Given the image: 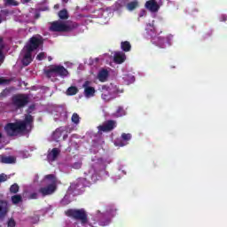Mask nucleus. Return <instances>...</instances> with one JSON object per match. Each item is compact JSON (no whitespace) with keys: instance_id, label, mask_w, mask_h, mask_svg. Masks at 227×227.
<instances>
[{"instance_id":"3","label":"nucleus","mask_w":227,"mask_h":227,"mask_svg":"<svg viewBox=\"0 0 227 227\" xmlns=\"http://www.w3.org/2000/svg\"><path fill=\"white\" fill-rule=\"evenodd\" d=\"M46 77L51 79V77H68V69L61 65H51L48 69L44 70Z\"/></svg>"},{"instance_id":"1","label":"nucleus","mask_w":227,"mask_h":227,"mask_svg":"<svg viewBox=\"0 0 227 227\" xmlns=\"http://www.w3.org/2000/svg\"><path fill=\"white\" fill-rule=\"evenodd\" d=\"M35 118L31 114H26L23 121H17L16 122H9L4 126V130L9 137H13L17 134L23 132L29 133L33 130V123Z\"/></svg>"},{"instance_id":"31","label":"nucleus","mask_w":227,"mask_h":227,"mask_svg":"<svg viewBox=\"0 0 227 227\" xmlns=\"http://www.w3.org/2000/svg\"><path fill=\"white\" fill-rule=\"evenodd\" d=\"M72 168L73 169H81V168H82V162H74L73 165H72Z\"/></svg>"},{"instance_id":"41","label":"nucleus","mask_w":227,"mask_h":227,"mask_svg":"<svg viewBox=\"0 0 227 227\" xmlns=\"http://www.w3.org/2000/svg\"><path fill=\"white\" fill-rule=\"evenodd\" d=\"M46 180H54V175L50 174L45 176Z\"/></svg>"},{"instance_id":"21","label":"nucleus","mask_w":227,"mask_h":227,"mask_svg":"<svg viewBox=\"0 0 227 227\" xmlns=\"http://www.w3.org/2000/svg\"><path fill=\"white\" fill-rule=\"evenodd\" d=\"M137 6H139V2H137V0L132 1L126 4L127 10H129V12H133V10H136Z\"/></svg>"},{"instance_id":"49","label":"nucleus","mask_w":227,"mask_h":227,"mask_svg":"<svg viewBox=\"0 0 227 227\" xmlns=\"http://www.w3.org/2000/svg\"><path fill=\"white\" fill-rule=\"evenodd\" d=\"M1 22H3V19H2L1 16H0V24H1Z\"/></svg>"},{"instance_id":"40","label":"nucleus","mask_w":227,"mask_h":227,"mask_svg":"<svg viewBox=\"0 0 227 227\" xmlns=\"http://www.w3.org/2000/svg\"><path fill=\"white\" fill-rule=\"evenodd\" d=\"M11 200H22V195L20 194H16L14 196L11 197Z\"/></svg>"},{"instance_id":"16","label":"nucleus","mask_w":227,"mask_h":227,"mask_svg":"<svg viewBox=\"0 0 227 227\" xmlns=\"http://www.w3.org/2000/svg\"><path fill=\"white\" fill-rule=\"evenodd\" d=\"M126 59L125 53L123 51H118L114 56V63H117V65H121Z\"/></svg>"},{"instance_id":"8","label":"nucleus","mask_w":227,"mask_h":227,"mask_svg":"<svg viewBox=\"0 0 227 227\" xmlns=\"http://www.w3.org/2000/svg\"><path fill=\"white\" fill-rule=\"evenodd\" d=\"M101 98L105 102H111V100L116 98V96L113 95L111 89L107 85H103L101 87Z\"/></svg>"},{"instance_id":"18","label":"nucleus","mask_w":227,"mask_h":227,"mask_svg":"<svg viewBox=\"0 0 227 227\" xmlns=\"http://www.w3.org/2000/svg\"><path fill=\"white\" fill-rule=\"evenodd\" d=\"M98 77L101 82H106V81H107V77H109V71H107V69L101 70L98 73Z\"/></svg>"},{"instance_id":"23","label":"nucleus","mask_w":227,"mask_h":227,"mask_svg":"<svg viewBox=\"0 0 227 227\" xmlns=\"http://www.w3.org/2000/svg\"><path fill=\"white\" fill-rule=\"evenodd\" d=\"M3 37H0V63L4 61V54L3 51H4V43Z\"/></svg>"},{"instance_id":"44","label":"nucleus","mask_w":227,"mask_h":227,"mask_svg":"<svg viewBox=\"0 0 227 227\" xmlns=\"http://www.w3.org/2000/svg\"><path fill=\"white\" fill-rule=\"evenodd\" d=\"M145 11H143L140 14H139V17H144V15H145Z\"/></svg>"},{"instance_id":"15","label":"nucleus","mask_w":227,"mask_h":227,"mask_svg":"<svg viewBox=\"0 0 227 227\" xmlns=\"http://www.w3.org/2000/svg\"><path fill=\"white\" fill-rule=\"evenodd\" d=\"M74 191V194H82L84 192V179H80L77 181V183L74 184V186H72Z\"/></svg>"},{"instance_id":"36","label":"nucleus","mask_w":227,"mask_h":227,"mask_svg":"<svg viewBox=\"0 0 227 227\" xmlns=\"http://www.w3.org/2000/svg\"><path fill=\"white\" fill-rule=\"evenodd\" d=\"M8 180V176L6 174H0V184L6 182Z\"/></svg>"},{"instance_id":"9","label":"nucleus","mask_w":227,"mask_h":227,"mask_svg":"<svg viewBox=\"0 0 227 227\" xmlns=\"http://www.w3.org/2000/svg\"><path fill=\"white\" fill-rule=\"evenodd\" d=\"M114 129H116V121L114 120H108L98 127L99 132H111Z\"/></svg>"},{"instance_id":"48","label":"nucleus","mask_w":227,"mask_h":227,"mask_svg":"<svg viewBox=\"0 0 227 227\" xmlns=\"http://www.w3.org/2000/svg\"><path fill=\"white\" fill-rule=\"evenodd\" d=\"M48 59H49V61H51V60H52V58L49 57Z\"/></svg>"},{"instance_id":"29","label":"nucleus","mask_w":227,"mask_h":227,"mask_svg":"<svg viewBox=\"0 0 227 227\" xmlns=\"http://www.w3.org/2000/svg\"><path fill=\"white\" fill-rule=\"evenodd\" d=\"M20 189V187L19 186V184L17 183H15L11 185L10 192H11V194H17V192H19Z\"/></svg>"},{"instance_id":"2","label":"nucleus","mask_w":227,"mask_h":227,"mask_svg":"<svg viewBox=\"0 0 227 227\" xmlns=\"http://www.w3.org/2000/svg\"><path fill=\"white\" fill-rule=\"evenodd\" d=\"M78 27L79 23L75 21H67L65 23L63 21L56 20L51 23L50 30L52 31V33H70Z\"/></svg>"},{"instance_id":"47","label":"nucleus","mask_w":227,"mask_h":227,"mask_svg":"<svg viewBox=\"0 0 227 227\" xmlns=\"http://www.w3.org/2000/svg\"><path fill=\"white\" fill-rule=\"evenodd\" d=\"M35 219H36V221H39V220H40V216L37 215V216L35 217Z\"/></svg>"},{"instance_id":"32","label":"nucleus","mask_w":227,"mask_h":227,"mask_svg":"<svg viewBox=\"0 0 227 227\" xmlns=\"http://www.w3.org/2000/svg\"><path fill=\"white\" fill-rule=\"evenodd\" d=\"M164 37H158V43L161 49H164V42H165Z\"/></svg>"},{"instance_id":"7","label":"nucleus","mask_w":227,"mask_h":227,"mask_svg":"<svg viewBox=\"0 0 227 227\" xmlns=\"http://www.w3.org/2000/svg\"><path fill=\"white\" fill-rule=\"evenodd\" d=\"M56 189H58V186L56 184V181H54L53 183L44 187H41L38 190V193L41 194L43 198H45V196H51V194H54V192H56Z\"/></svg>"},{"instance_id":"13","label":"nucleus","mask_w":227,"mask_h":227,"mask_svg":"<svg viewBox=\"0 0 227 227\" xmlns=\"http://www.w3.org/2000/svg\"><path fill=\"white\" fill-rule=\"evenodd\" d=\"M61 153V150L59 148H53L50 153L47 154V160L49 162H54L58 160V157H59V154Z\"/></svg>"},{"instance_id":"22","label":"nucleus","mask_w":227,"mask_h":227,"mask_svg":"<svg viewBox=\"0 0 227 227\" xmlns=\"http://www.w3.org/2000/svg\"><path fill=\"white\" fill-rule=\"evenodd\" d=\"M125 109H123L122 106H118L116 112L114 114V116L115 118H121V116H125Z\"/></svg>"},{"instance_id":"26","label":"nucleus","mask_w":227,"mask_h":227,"mask_svg":"<svg viewBox=\"0 0 227 227\" xmlns=\"http://www.w3.org/2000/svg\"><path fill=\"white\" fill-rule=\"evenodd\" d=\"M12 93V88H6L0 93V99L6 98Z\"/></svg>"},{"instance_id":"10","label":"nucleus","mask_w":227,"mask_h":227,"mask_svg":"<svg viewBox=\"0 0 227 227\" xmlns=\"http://www.w3.org/2000/svg\"><path fill=\"white\" fill-rule=\"evenodd\" d=\"M91 84V82L90 81H86L83 83V88H84V91H83V95L84 97H86V98H91V97H95V88L90 86Z\"/></svg>"},{"instance_id":"6","label":"nucleus","mask_w":227,"mask_h":227,"mask_svg":"<svg viewBox=\"0 0 227 227\" xmlns=\"http://www.w3.org/2000/svg\"><path fill=\"white\" fill-rule=\"evenodd\" d=\"M12 104L16 109H22L29 104V97L26 94H15L12 98Z\"/></svg>"},{"instance_id":"20","label":"nucleus","mask_w":227,"mask_h":227,"mask_svg":"<svg viewBox=\"0 0 227 227\" xmlns=\"http://www.w3.org/2000/svg\"><path fill=\"white\" fill-rule=\"evenodd\" d=\"M121 49L124 52H130V50L132 49V45H130V43L129 41H124L121 43Z\"/></svg>"},{"instance_id":"37","label":"nucleus","mask_w":227,"mask_h":227,"mask_svg":"<svg viewBox=\"0 0 227 227\" xmlns=\"http://www.w3.org/2000/svg\"><path fill=\"white\" fill-rule=\"evenodd\" d=\"M12 79L0 78V84H10Z\"/></svg>"},{"instance_id":"24","label":"nucleus","mask_w":227,"mask_h":227,"mask_svg":"<svg viewBox=\"0 0 227 227\" xmlns=\"http://www.w3.org/2000/svg\"><path fill=\"white\" fill-rule=\"evenodd\" d=\"M77 93H79V89H77L75 86H71L67 90V95L69 96L77 95Z\"/></svg>"},{"instance_id":"38","label":"nucleus","mask_w":227,"mask_h":227,"mask_svg":"<svg viewBox=\"0 0 227 227\" xmlns=\"http://www.w3.org/2000/svg\"><path fill=\"white\" fill-rule=\"evenodd\" d=\"M36 59H38V61H42L43 59H45V53L44 52H40L36 56Z\"/></svg>"},{"instance_id":"27","label":"nucleus","mask_w":227,"mask_h":227,"mask_svg":"<svg viewBox=\"0 0 227 227\" xmlns=\"http://www.w3.org/2000/svg\"><path fill=\"white\" fill-rule=\"evenodd\" d=\"M71 121L74 123L75 125H79L81 121V117H79V114L77 113H74L71 117Z\"/></svg>"},{"instance_id":"14","label":"nucleus","mask_w":227,"mask_h":227,"mask_svg":"<svg viewBox=\"0 0 227 227\" xmlns=\"http://www.w3.org/2000/svg\"><path fill=\"white\" fill-rule=\"evenodd\" d=\"M8 214V202L0 200V221H3Z\"/></svg>"},{"instance_id":"19","label":"nucleus","mask_w":227,"mask_h":227,"mask_svg":"<svg viewBox=\"0 0 227 227\" xmlns=\"http://www.w3.org/2000/svg\"><path fill=\"white\" fill-rule=\"evenodd\" d=\"M64 132L65 129H63V128H58L52 135L54 141H58L60 137H62Z\"/></svg>"},{"instance_id":"30","label":"nucleus","mask_w":227,"mask_h":227,"mask_svg":"<svg viewBox=\"0 0 227 227\" xmlns=\"http://www.w3.org/2000/svg\"><path fill=\"white\" fill-rule=\"evenodd\" d=\"M121 138L123 141H130V139H132V135H130V133H122Z\"/></svg>"},{"instance_id":"46","label":"nucleus","mask_w":227,"mask_h":227,"mask_svg":"<svg viewBox=\"0 0 227 227\" xmlns=\"http://www.w3.org/2000/svg\"><path fill=\"white\" fill-rule=\"evenodd\" d=\"M31 0H23L22 3H29Z\"/></svg>"},{"instance_id":"11","label":"nucleus","mask_w":227,"mask_h":227,"mask_svg":"<svg viewBox=\"0 0 227 227\" xmlns=\"http://www.w3.org/2000/svg\"><path fill=\"white\" fill-rule=\"evenodd\" d=\"M145 8L152 12L153 13H155L159 12L160 6L159 4H157V1L155 0H149L145 3Z\"/></svg>"},{"instance_id":"28","label":"nucleus","mask_w":227,"mask_h":227,"mask_svg":"<svg viewBox=\"0 0 227 227\" xmlns=\"http://www.w3.org/2000/svg\"><path fill=\"white\" fill-rule=\"evenodd\" d=\"M123 6H127V2L125 0H118L115 4V10H121Z\"/></svg>"},{"instance_id":"45","label":"nucleus","mask_w":227,"mask_h":227,"mask_svg":"<svg viewBox=\"0 0 227 227\" xmlns=\"http://www.w3.org/2000/svg\"><path fill=\"white\" fill-rule=\"evenodd\" d=\"M170 38H173V35L167 36V40H170Z\"/></svg>"},{"instance_id":"33","label":"nucleus","mask_w":227,"mask_h":227,"mask_svg":"<svg viewBox=\"0 0 227 227\" xmlns=\"http://www.w3.org/2000/svg\"><path fill=\"white\" fill-rule=\"evenodd\" d=\"M117 209L116 208H111L107 210L108 215H112V217H114L116 215Z\"/></svg>"},{"instance_id":"43","label":"nucleus","mask_w":227,"mask_h":227,"mask_svg":"<svg viewBox=\"0 0 227 227\" xmlns=\"http://www.w3.org/2000/svg\"><path fill=\"white\" fill-rule=\"evenodd\" d=\"M21 201L22 200H12L13 205H19V203H20Z\"/></svg>"},{"instance_id":"25","label":"nucleus","mask_w":227,"mask_h":227,"mask_svg":"<svg viewBox=\"0 0 227 227\" xmlns=\"http://www.w3.org/2000/svg\"><path fill=\"white\" fill-rule=\"evenodd\" d=\"M59 17L61 20H67V19H68V11L66 9L59 11Z\"/></svg>"},{"instance_id":"35","label":"nucleus","mask_w":227,"mask_h":227,"mask_svg":"<svg viewBox=\"0 0 227 227\" xmlns=\"http://www.w3.org/2000/svg\"><path fill=\"white\" fill-rule=\"evenodd\" d=\"M6 3L10 5V6H19V2L15 1V0H6Z\"/></svg>"},{"instance_id":"39","label":"nucleus","mask_w":227,"mask_h":227,"mask_svg":"<svg viewBox=\"0 0 227 227\" xmlns=\"http://www.w3.org/2000/svg\"><path fill=\"white\" fill-rule=\"evenodd\" d=\"M39 192H32L30 195H29V199L30 200H37L38 196H39Z\"/></svg>"},{"instance_id":"4","label":"nucleus","mask_w":227,"mask_h":227,"mask_svg":"<svg viewBox=\"0 0 227 227\" xmlns=\"http://www.w3.org/2000/svg\"><path fill=\"white\" fill-rule=\"evenodd\" d=\"M67 217L74 219V221H81L82 224L88 223V215L84 209H67L65 211Z\"/></svg>"},{"instance_id":"12","label":"nucleus","mask_w":227,"mask_h":227,"mask_svg":"<svg viewBox=\"0 0 227 227\" xmlns=\"http://www.w3.org/2000/svg\"><path fill=\"white\" fill-rule=\"evenodd\" d=\"M32 62H33V51H30L29 50H26V52L23 56L21 63L23 67H28V65H31Z\"/></svg>"},{"instance_id":"17","label":"nucleus","mask_w":227,"mask_h":227,"mask_svg":"<svg viewBox=\"0 0 227 227\" xmlns=\"http://www.w3.org/2000/svg\"><path fill=\"white\" fill-rule=\"evenodd\" d=\"M17 160L13 156L0 155V162L2 164H15Z\"/></svg>"},{"instance_id":"5","label":"nucleus","mask_w":227,"mask_h":227,"mask_svg":"<svg viewBox=\"0 0 227 227\" xmlns=\"http://www.w3.org/2000/svg\"><path fill=\"white\" fill-rule=\"evenodd\" d=\"M41 45H43V37L41 35H33L25 45L26 51L33 52L36 51Z\"/></svg>"},{"instance_id":"34","label":"nucleus","mask_w":227,"mask_h":227,"mask_svg":"<svg viewBox=\"0 0 227 227\" xmlns=\"http://www.w3.org/2000/svg\"><path fill=\"white\" fill-rule=\"evenodd\" d=\"M16 224L17 223H15V220L13 218L9 219V221L7 222L8 227H15Z\"/></svg>"},{"instance_id":"42","label":"nucleus","mask_w":227,"mask_h":227,"mask_svg":"<svg viewBox=\"0 0 227 227\" xmlns=\"http://www.w3.org/2000/svg\"><path fill=\"white\" fill-rule=\"evenodd\" d=\"M221 22H226L227 20V16L226 15H222L220 18Z\"/></svg>"}]
</instances>
